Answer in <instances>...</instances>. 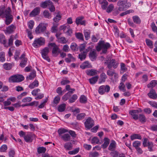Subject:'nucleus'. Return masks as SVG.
Returning a JSON list of instances; mask_svg holds the SVG:
<instances>
[{
    "label": "nucleus",
    "mask_w": 157,
    "mask_h": 157,
    "mask_svg": "<svg viewBox=\"0 0 157 157\" xmlns=\"http://www.w3.org/2000/svg\"><path fill=\"white\" fill-rule=\"evenodd\" d=\"M34 25V22L33 20H30L28 23V27L30 29H33Z\"/></svg>",
    "instance_id": "53"
},
{
    "label": "nucleus",
    "mask_w": 157,
    "mask_h": 157,
    "mask_svg": "<svg viewBox=\"0 0 157 157\" xmlns=\"http://www.w3.org/2000/svg\"><path fill=\"white\" fill-rule=\"evenodd\" d=\"M66 106V105L65 103L59 105L57 108L58 111L61 112L64 111L65 109Z\"/></svg>",
    "instance_id": "32"
},
{
    "label": "nucleus",
    "mask_w": 157,
    "mask_h": 157,
    "mask_svg": "<svg viewBox=\"0 0 157 157\" xmlns=\"http://www.w3.org/2000/svg\"><path fill=\"white\" fill-rule=\"evenodd\" d=\"M98 71L95 70L91 69L87 70L86 72L87 75L90 76L94 75L97 74Z\"/></svg>",
    "instance_id": "25"
},
{
    "label": "nucleus",
    "mask_w": 157,
    "mask_h": 157,
    "mask_svg": "<svg viewBox=\"0 0 157 157\" xmlns=\"http://www.w3.org/2000/svg\"><path fill=\"white\" fill-rule=\"evenodd\" d=\"M110 47V44L108 43H105L103 41H100L98 43V45L96 47V49L98 51L102 50L103 53L106 52L107 49Z\"/></svg>",
    "instance_id": "2"
},
{
    "label": "nucleus",
    "mask_w": 157,
    "mask_h": 157,
    "mask_svg": "<svg viewBox=\"0 0 157 157\" xmlns=\"http://www.w3.org/2000/svg\"><path fill=\"white\" fill-rule=\"evenodd\" d=\"M156 84V81L155 80H153L151 81L150 83L147 85V86L148 88H152L155 87Z\"/></svg>",
    "instance_id": "42"
},
{
    "label": "nucleus",
    "mask_w": 157,
    "mask_h": 157,
    "mask_svg": "<svg viewBox=\"0 0 157 157\" xmlns=\"http://www.w3.org/2000/svg\"><path fill=\"white\" fill-rule=\"evenodd\" d=\"M5 54L3 52H0V61L3 62L5 61Z\"/></svg>",
    "instance_id": "45"
},
{
    "label": "nucleus",
    "mask_w": 157,
    "mask_h": 157,
    "mask_svg": "<svg viewBox=\"0 0 157 157\" xmlns=\"http://www.w3.org/2000/svg\"><path fill=\"white\" fill-rule=\"evenodd\" d=\"M107 76L105 73L102 72L100 75V78L99 80V83H101L105 82Z\"/></svg>",
    "instance_id": "16"
},
{
    "label": "nucleus",
    "mask_w": 157,
    "mask_h": 157,
    "mask_svg": "<svg viewBox=\"0 0 157 157\" xmlns=\"http://www.w3.org/2000/svg\"><path fill=\"white\" fill-rule=\"evenodd\" d=\"M141 143L140 142L138 141H134L132 144L133 146L136 148L139 147L141 145Z\"/></svg>",
    "instance_id": "49"
},
{
    "label": "nucleus",
    "mask_w": 157,
    "mask_h": 157,
    "mask_svg": "<svg viewBox=\"0 0 157 157\" xmlns=\"http://www.w3.org/2000/svg\"><path fill=\"white\" fill-rule=\"evenodd\" d=\"M87 99L86 98L84 95L81 96L80 98V101L82 103H85L87 101Z\"/></svg>",
    "instance_id": "52"
},
{
    "label": "nucleus",
    "mask_w": 157,
    "mask_h": 157,
    "mask_svg": "<svg viewBox=\"0 0 157 157\" xmlns=\"http://www.w3.org/2000/svg\"><path fill=\"white\" fill-rule=\"evenodd\" d=\"M84 124L86 128L90 129L94 125V122L91 118L89 117L86 120Z\"/></svg>",
    "instance_id": "10"
},
{
    "label": "nucleus",
    "mask_w": 157,
    "mask_h": 157,
    "mask_svg": "<svg viewBox=\"0 0 157 157\" xmlns=\"http://www.w3.org/2000/svg\"><path fill=\"white\" fill-rule=\"evenodd\" d=\"M84 35L86 40H88L90 37V33L89 31H84Z\"/></svg>",
    "instance_id": "56"
},
{
    "label": "nucleus",
    "mask_w": 157,
    "mask_h": 157,
    "mask_svg": "<svg viewBox=\"0 0 157 157\" xmlns=\"http://www.w3.org/2000/svg\"><path fill=\"white\" fill-rule=\"evenodd\" d=\"M68 57L65 59V61L68 63H70L72 61H74L75 59L73 56L71 54H67Z\"/></svg>",
    "instance_id": "28"
},
{
    "label": "nucleus",
    "mask_w": 157,
    "mask_h": 157,
    "mask_svg": "<svg viewBox=\"0 0 157 157\" xmlns=\"http://www.w3.org/2000/svg\"><path fill=\"white\" fill-rule=\"evenodd\" d=\"M21 61L20 63V66L21 67H24L26 65V63L27 61V58H23L21 59Z\"/></svg>",
    "instance_id": "41"
},
{
    "label": "nucleus",
    "mask_w": 157,
    "mask_h": 157,
    "mask_svg": "<svg viewBox=\"0 0 157 157\" xmlns=\"http://www.w3.org/2000/svg\"><path fill=\"white\" fill-rule=\"evenodd\" d=\"M142 123H144L146 122L147 118L144 115L140 114L138 116V119Z\"/></svg>",
    "instance_id": "29"
},
{
    "label": "nucleus",
    "mask_w": 157,
    "mask_h": 157,
    "mask_svg": "<svg viewBox=\"0 0 157 157\" xmlns=\"http://www.w3.org/2000/svg\"><path fill=\"white\" fill-rule=\"evenodd\" d=\"M149 97L153 99H155L157 98V94L155 91L153 89L151 90L150 92L148 94Z\"/></svg>",
    "instance_id": "17"
},
{
    "label": "nucleus",
    "mask_w": 157,
    "mask_h": 157,
    "mask_svg": "<svg viewBox=\"0 0 157 157\" xmlns=\"http://www.w3.org/2000/svg\"><path fill=\"white\" fill-rule=\"evenodd\" d=\"M116 146V143L114 140L112 141L110 144L108 149L110 151H113L114 150Z\"/></svg>",
    "instance_id": "30"
},
{
    "label": "nucleus",
    "mask_w": 157,
    "mask_h": 157,
    "mask_svg": "<svg viewBox=\"0 0 157 157\" xmlns=\"http://www.w3.org/2000/svg\"><path fill=\"white\" fill-rule=\"evenodd\" d=\"M60 98L59 96L56 97L53 100V103L55 104H58L59 102Z\"/></svg>",
    "instance_id": "63"
},
{
    "label": "nucleus",
    "mask_w": 157,
    "mask_h": 157,
    "mask_svg": "<svg viewBox=\"0 0 157 157\" xmlns=\"http://www.w3.org/2000/svg\"><path fill=\"white\" fill-rule=\"evenodd\" d=\"M110 88L108 85H102L99 88L98 92L101 95L104 94L105 92H108L109 91Z\"/></svg>",
    "instance_id": "9"
},
{
    "label": "nucleus",
    "mask_w": 157,
    "mask_h": 157,
    "mask_svg": "<svg viewBox=\"0 0 157 157\" xmlns=\"http://www.w3.org/2000/svg\"><path fill=\"white\" fill-rule=\"evenodd\" d=\"M101 5V8L103 10H105L108 5V2L106 0H103L102 2H99Z\"/></svg>",
    "instance_id": "23"
},
{
    "label": "nucleus",
    "mask_w": 157,
    "mask_h": 157,
    "mask_svg": "<svg viewBox=\"0 0 157 157\" xmlns=\"http://www.w3.org/2000/svg\"><path fill=\"white\" fill-rule=\"evenodd\" d=\"M3 67L6 70H10L12 67V65L10 63H5L3 65Z\"/></svg>",
    "instance_id": "43"
},
{
    "label": "nucleus",
    "mask_w": 157,
    "mask_h": 157,
    "mask_svg": "<svg viewBox=\"0 0 157 157\" xmlns=\"http://www.w3.org/2000/svg\"><path fill=\"white\" fill-rule=\"evenodd\" d=\"M89 56L91 59L92 60H93L95 58L96 56L95 51H93L90 52Z\"/></svg>",
    "instance_id": "40"
},
{
    "label": "nucleus",
    "mask_w": 157,
    "mask_h": 157,
    "mask_svg": "<svg viewBox=\"0 0 157 157\" xmlns=\"http://www.w3.org/2000/svg\"><path fill=\"white\" fill-rule=\"evenodd\" d=\"M114 8L113 5L112 4H110L108 7L106 9V12L108 13L111 12Z\"/></svg>",
    "instance_id": "51"
},
{
    "label": "nucleus",
    "mask_w": 157,
    "mask_h": 157,
    "mask_svg": "<svg viewBox=\"0 0 157 157\" xmlns=\"http://www.w3.org/2000/svg\"><path fill=\"white\" fill-rule=\"evenodd\" d=\"M0 42L3 44L5 47L7 46L6 45V41L5 36L3 34H0Z\"/></svg>",
    "instance_id": "39"
},
{
    "label": "nucleus",
    "mask_w": 157,
    "mask_h": 157,
    "mask_svg": "<svg viewBox=\"0 0 157 157\" xmlns=\"http://www.w3.org/2000/svg\"><path fill=\"white\" fill-rule=\"evenodd\" d=\"M99 156L98 152H93L90 153L89 157H98Z\"/></svg>",
    "instance_id": "64"
},
{
    "label": "nucleus",
    "mask_w": 157,
    "mask_h": 157,
    "mask_svg": "<svg viewBox=\"0 0 157 157\" xmlns=\"http://www.w3.org/2000/svg\"><path fill=\"white\" fill-rule=\"evenodd\" d=\"M69 28V25L68 24H64L60 26L59 27V30L60 31L63 30V32L65 33L66 32V30Z\"/></svg>",
    "instance_id": "36"
},
{
    "label": "nucleus",
    "mask_w": 157,
    "mask_h": 157,
    "mask_svg": "<svg viewBox=\"0 0 157 157\" xmlns=\"http://www.w3.org/2000/svg\"><path fill=\"white\" fill-rule=\"evenodd\" d=\"M58 40L59 43L62 44H66L68 42V40L64 37H61L60 38H59Z\"/></svg>",
    "instance_id": "37"
},
{
    "label": "nucleus",
    "mask_w": 157,
    "mask_h": 157,
    "mask_svg": "<svg viewBox=\"0 0 157 157\" xmlns=\"http://www.w3.org/2000/svg\"><path fill=\"white\" fill-rule=\"evenodd\" d=\"M141 112V110L140 109L131 110L129 111V113L134 119L137 120L138 119V113Z\"/></svg>",
    "instance_id": "12"
},
{
    "label": "nucleus",
    "mask_w": 157,
    "mask_h": 157,
    "mask_svg": "<svg viewBox=\"0 0 157 157\" xmlns=\"http://www.w3.org/2000/svg\"><path fill=\"white\" fill-rule=\"evenodd\" d=\"M64 147L66 150H71L73 147V145L71 142H68L66 143Z\"/></svg>",
    "instance_id": "26"
},
{
    "label": "nucleus",
    "mask_w": 157,
    "mask_h": 157,
    "mask_svg": "<svg viewBox=\"0 0 157 157\" xmlns=\"http://www.w3.org/2000/svg\"><path fill=\"white\" fill-rule=\"evenodd\" d=\"M79 150V148H77L75 149H74L72 151H69L68 152V153L69 154L71 155H75V154H77Z\"/></svg>",
    "instance_id": "47"
},
{
    "label": "nucleus",
    "mask_w": 157,
    "mask_h": 157,
    "mask_svg": "<svg viewBox=\"0 0 157 157\" xmlns=\"http://www.w3.org/2000/svg\"><path fill=\"white\" fill-rule=\"evenodd\" d=\"M99 77L98 76H96L89 79V81L91 84H95L98 81Z\"/></svg>",
    "instance_id": "33"
},
{
    "label": "nucleus",
    "mask_w": 157,
    "mask_h": 157,
    "mask_svg": "<svg viewBox=\"0 0 157 157\" xmlns=\"http://www.w3.org/2000/svg\"><path fill=\"white\" fill-rule=\"evenodd\" d=\"M78 96L76 94L73 95L72 97L69 99V102L70 103H72L75 101L77 99Z\"/></svg>",
    "instance_id": "48"
},
{
    "label": "nucleus",
    "mask_w": 157,
    "mask_h": 157,
    "mask_svg": "<svg viewBox=\"0 0 157 157\" xmlns=\"http://www.w3.org/2000/svg\"><path fill=\"white\" fill-rule=\"evenodd\" d=\"M91 48V47H89L88 49H87L86 50L85 52L84 51L83 53H81L80 54H79L78 56L79 58L81 60H82L85 59L86 58V53L87 52H89Z\"/></svg>",
    "instance_id": "14"
},
{
    "label": "nucleus",
    "mask_w": 157,
    "mask_h": 157,
    "mask_svg": "<svg viewBox=\"0 0 157 157\" xmlns=\"http://www.w3.org/2000/svg\"><path fill=\"white\" fill-rule=\"evenodd\" d=\"M35 138V135L30 132H28L25 136L24 139L27 143H30L32 142L33 140Z\"/></svg>",
    "instance_id": "8"
},
{
    "label": "nucleus",
    "mask_w": 157,
    "mask_h": 157,
    "mask_svg": "<svg viewBox=\"0 0 157 157\" xmlns=\"http://www.w3.org/2000/svg\"><path fill=\"white\" fill-rule=\"evenodd\" d=\"M26 32L27 33V36L31 40L33 38V36L32 35V31L29 30V29L26 30Z\"/></svg>",
    "instance_id": "57"
},
{
    "label": "nucleus",
    "mask_w": 157,
    "mask_h": 157,
    "mask_svg": "<svg viewBox=\"0 0 157 157\" xmlns=\"http://www.w3.org/2000/svg\"><path fill=\"white\" fill-rule=\"evenodd\" d=\"M47 26L48 24L46 23H41L39 24L35 29L36 33L39 34L46 32Z\"/></svg>",
    "instance_id": "4"
},
{
    "label": "nucleus",
    "mask_w": 157,
    "mask_h": 157,
    "mask_svg": "<svg viewBox=\"0 0 157 157\" xmlns=\"http://www.w3.org/2000/svg\"><path fill=\"white\" fill-rule=\"evenodd\" d=\"M132 19L133 22L137 24H139L141 22L140 18L137 16H134L132 17Z\"/></svg>",
    "instance_id": "35"
},
{
    "label": "nucleus",
    "mask_w": 157,
    "mask_h": 157,
    "mask_svg": "<svg viewBox=\"0 0 157 157\" xmlns=\"http://www.w3.org/2000/svg\"><path fill=\"white\" fill-rule=\"evenodd\" d=\"M146 43L147 45L150 48H153V42L151 40L148 39H146Z\"/></svg>",
    "instance_id": "55"
},
{
    "label": "nucleus",
    "mask_w": 157,
    "mask_h": 157,
    "mask_svg": "<svg viewBox=\"0 0 157 157\" xmlns=\"http://www.w3.org/2000/svg\"><path fill=\"white\" fill-rule=\"evenodd\" d=\"M7 149V146L6 144H3L0 147V151L2 152H5Z\"/></svg>",
    "instance_id": "59"
},
{
    "label": "nucleus",
    "mask_w": 157,
    "mask_h": 157,
    "mask_svg": "<svg viewBox=\"0 0 157 157\" xmlns=\"http://www.w3.org/2000/svg\"><path fill=\"white\" fill-rule=\"evenodd\" d=\"M46 151V148L43 147H39L37 149V152L39 153H44Z\"/></svg>",
    "instance_id": "62"
},
{
    "label": "nucleus",
    "mask_w": 157,
    "mask_h": 157,
    "mask_svg": "<svg viewBox=\"0 0 157 157\" xmlns=\"http://www.w3.org/2000/svg\"><path fill=\"white\" fill-rule=\"evenodd\" d=\"M24 79V77L22 75H17L10 77L9 80L10 82H18L22 81Z\"/></svg>",
    "instance_id": "6"
},
{
    "label": "nucleus",
    "mask_w": 157,
    "mask_h": 157,
    "mask_svg": "<svg viewBox=\"0 0 157 157\" xmlns=\"http://www.w3.org/2000/svg\"><path fill=\"white\" fill-rule=\"evenodd\" d=\"M83 18V17H79L76 18L75 22L77 25L79 24L84 25L85 23L84 21H82V20Z\"/></svg>",
    "instance_id": "24"
},
{
    "label": "nucleus",
    "mask_w": 157,
    "mask_h": 157,
    "mask_svg": "<svg viewBox=\"0 0 157 157\" xmlns=\"http://www.w3.org/2000/svg\"><path fill=\"white\" fill-rule=\"evenodd\" d=\"M107 64V67L109 69L111 68L112 67L114 68H116L118 66L119 63L115 59H112L109 62H108Z\"/></svg>",
    "instance_id": "11"
},
{
    "label": "nucleus",
    "mask_w": 157,
    "mask_h": 157,
    "mask_svg": "<svg viewBox=\"0 0 157 157\" xmlns=\"http://www.w3.org/2000/svg\"><path fill=\"white\" fill-rule=\"evenodd\" d=\"M45 43V39L44 37H40L35 39L32 44V45L35 48H38L44 45Z\"/></svg>",
    "instance_id": "3"
},
{
    "label": "nucleus",
    "mask_w": 157,
    "mask_h": 157,
    "mask_svg": "<svg viewBox=\"0 0 157 157\" xmlns=\"http://www.w3.org/2000/svg\"><path fill=\"white\" fill-rule=\"evenodd\" d=\"M130 139L132 140L136 139L141 140L142 137L139 134H135L131 135L130 136Z\"/></svg>",
    "instance_id": "27"
},
{
    "label": "nucleus",
    "mask_w": 157,
    "mask_h": 157,
    "mask_svg": "<svg viewBox=\"0 0 157 157\" xmlns=\"http://www.w3.org/2000/svg\"><path fill=\"white\" fill-rule=\"evenodd\" d=\"M52 2L49 0H47L45 1L42 2L40 4V6L42 8H45L49 6V5L51 4Z\"/></svg>",
    "instance_id": "18"
},
{
    "label": "nucleus",
    "mask_w": 157,
    "mask_h": 157,
    "mask_svg": "<svg viewBox=\"0 0 157 157\" xmlns=\"http://www.w3.org/2000/svg\"><path fill=\"white\" fill-rule=\"evenodd\" d=\"M52 52L54 56H56L58 55L59 52V49L58 46L57 45L53 48Z\"/></svg>",
    "instance_id": "21"
},
{
    "label": "nucleus",
    "mask_w": 157,
    "mask_h": 157,
    "mask_svg": "<svg viewBox=\"0 0 157 157\" xmlns=\"http://www.w3.org/2000/svg\"><path fill=\"white\" fill-rule=\"evenodd\" d=\"M68 132V130L64 128L59 129L58 131V132L59 136H63V134L65 133Z\"/></svg>",
    "instance_id": "38"
},
{
    "label": "nucleus",
    "mask_w": 157,
    "mask_h": 157,
    "mask_svg": "<svg viewBox=\"0 0 157 157\" xmlns=\"http://www.w3.org/2000/svg\"><path fill=\"white\" fill-rule=\"evenodd\" d=\"M50 49L48 47H45L41 51L42 56L43 59L47 61H50V59L48 56V54L49 52Z\"/></svg>",
    "instance_id": "7"
},
{
    "label": "nucleus",
    "mask_w": 157,
    "mask_h": 157,
    "mask_svg": "<svg viewBox=\"0 0 157 157\" xmlns=\"http://www.w3.org/2000/svg\"><path fill=\"white\" fill-rule=\"evenodd\" d=\"M61 139L65 142L69 141L71 140L70 135L67 133L61 136Z\"/></svg>",
    "instance_id": "20"
},
{
    "label": "nucleus",
    "mask_w": 157,
    "mask_h": 157,
    "mask_svg": "<svg viewBox=\"0 0 157 157\" xmlns=\"http://www.w3.org/2000/svg\"><path fill=\"white\" fill-rule=\"evenodd\" d=\"M91 143L92 144H101V142L100 141L98 138L97 137H93L91 141Z\"/></svg>",
    "instance_id": "22"
},
{
    "label": "nucleus",
    "mask_w": 157,
    "mask_h": 157,
    "mask_svg": "<svg viewBox=\"0 0 157 157\" xmlns=\"http://www.w3.org/2000/svg\"><path fill=\"white\" fill-rule=\"evenodd\" d=\"M148 139L147 138H145L143 140V145L144 147H146L147 146L148 143H150Z\"/></svg>",
    "instance_id": "58"
},
{
    "label": "nucleus",
    "mask_w": 157,
    "mask_h": 157,
    "mask_svg": "<svg viewBox=\"0 0 157 157\" xmlns=\"http://www.w3.org/2000/svg\"><path fill=\"white\" fill-rule=\"evenodd\" d=\"M71 95L70 92H68L64 95L62 98V99L64 101L67 100Z\"/></svg>",
    "instance_id": "54"
},
{
    "label": "nucleus",
    "mask_w": 157,
    "mask_h": 157,
    "mask_svg": "<svg viewBox=\"0 0 157 157\" xmlns=\"http://www.w3.org/2000/svg\"><path fill=\"white\" fill-rule=\"evenodd\" d=\"M40 11V8L39 7H37L35 8L29 14L31 17H35L38 15Z\"/></svg>",
    "instance_id": "13"
},
{
    "label": "nucleus",
    "mask_w": 157,
    "mask_h": 157,
    "mask_svg": "<svg viewBox=\"0 0 157 157\" xmlns=\"http://www.w3.org/2000/svg\"><path fill=\"white\" fill-rule=\"evenodd\" d=\"M11 10L10 7L2 10H0V16L6 18V23L8 25L10 24L13 20V16L11 14Z\"/></svg>",
    "instance_id": "1"
},
{
    "label": "nucleus",
    "mask_w": 157,
    "mask_h": 157,
    "mask_svg": "<svg viewBox=\"0 0 157 157\" xmlns=\"http://www.w3.org/2000/svg\"><path fill=\"white\" fill-rule=\"evenodd\" d=\"M32 100V98L30 97H26L23 98L22 101V102L25 103L27 102H29L31 101Z\"/></svg>",
    "instance_id": "61"
},
{
    "label": "nucleus",
    "mask_w": 157,
    "mask_h": 157,
    "mask_svg": "<svg viewBox=\"0 0 157 157\" xmlns=\"http://www.w3.org/2000/svg\"><path fill=\"white\" fill-rule=\"evenodd\" d=\"M121 69L123 72H125L127 70V68L125 66V64L123 63H121Z\"/></svg>",
    "instance_id": "60"
},
{
    "label": "nucleus",
    "mask_w": 157,
    "mask_h": 157,
    "mask_svg": "<svg viewBox=\"0 0 157 157\" xmlns=\"http://www.w3.org/2000/svg\"><path fill=\"white\" fill-rule=\"evenodd\" d=\"M119 6L118 10L123 11L126 10L130 6V4L127 2V0H119L117 3Z\"/></svg>",
    "instance_id": "5"
},
{
    "label": "nucleus",
    "mask_w": 157,
    "mask_h": 157,
    "mask_svg": "<svg viewBox=\"0 0 157 157\" xmlns=\"http://www.w3.org/2000/svg\"><path fill=\"white\" fill-rule=\"evenodd\" d=\"M104 142L101 145V147L103 148H105L108 146L109 144V140L107 138H104Z\"/></svg>",
    "instance_id": "34"
},
{
    "label": "nucleus",
    "mask_w": 157,
    "mask_h": 157,
    "mask_svg": "<svg viewBox=\"0 0 157 157\" xmlns=\"http://www.w3.org/2000/svg\"><path fill=\"white\" fill-rule=\"evenodd\" d=\"M39 82L37 80H35L32 83L30 84L29 86V87L30 89H33L35 87L38 86Z\"/></svg>",
    "instance_id": "31"
},
{
    "label": "nucleus",
    "mask_w": 157,
    "mask_h": 157,
    "mask_svg": "<svg viewBox=\"0 0 157 157\" xmlns=\"http://www.w3.org/2000/svg\"><path fill=\"white\" fill-rule=\"evenodd\" d=\"M80 67L82 69H84L87 68H91L92 67V66L88 61H86L81 65Z\"/></svg>",
    "instance_id": "15"
},
{
    "label": "nucleus",
    "mask_w": 157,
    "mask_h": 157,
    "mask_svg": "<svg viewBox=\"0 0 157 157\" xmlns=\"http://www.w3.org/2000/svg\"><path fill=\"white\" fill-rule=\"evenodd\" d=\"M71 48L73 51H76L77 50L78 48L77 45L75 43H72L71 44Z\"/></svg>",
    "instance_id": "46"
},
{
    "label": "nucleus",
    "mask_w": 157,
    "mask_h": 157,
    "mask_svg": "<svg viewBox=\"0 0 157 157\" xmlns=\"http://www.w3.org/2000/svg\"><path fill=\"white\" fill-rule=\"evenodd\" d=\"M43 15L44 16L48 19H50L52 17L50 13L46 10H45L43 12Z\"/></svg>",
    "instance_id": "44"
},
{
    "label": "nucleus",
    "mask_w": 157,
    "mask_h": 157,
    "mask_svg": "<svg viewBox=\"0 0 157 157\" xmlns=\"http://www.w3.org/2000/svg\"><path fill=\"white\" fill-rule=\"evenodd\" d=\"M14 28V26L13 25H11L6 28V29L5 32L6 33L9 34L12 33L13 32Z\"/></svg>",
    "instance_id": "19"
},
{
    "label": "nucleus",
    "mask_w": 157,
    "mask_h": 157,
    "mask_svg": "<svg viewBox=\"0 0 157 157\" xmlns=\"http://www.w3.org/2000/svg\"><path fill=\"white\" fill-rule=\"evenodd\" d=\"M75 35L77 38L81 40H83V36L82 33H76Z\"/></svg>",
    "instance_id": "50"
}]
</instances>
